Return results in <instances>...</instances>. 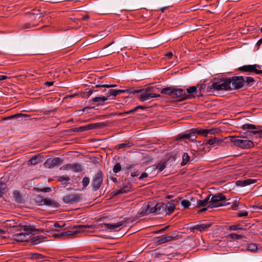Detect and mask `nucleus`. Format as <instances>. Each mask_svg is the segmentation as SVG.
Wrapping results in <instances>:
<instances>
[{
	"label": "nucleus",
	"mask_w": 262,
	"mask_h": 262,
	"mask_svg": "<svg viewBox=\"0 0 262 262\" xmlns=\"http://www.w3.org/2000/svg\"><path fill=\"white\" fill-rule=\"evenodd\" d=\"M231 142L233 144L238 147L243 149H248L252 148L254 146L253 142L250 140H248L245 137H235L230 136Z\"/></svg>",
	"instance_id": "f257e3e1"
},
{
	"label": "nucleus",
	"mask_w": 262,
	"mask_h": 262,
	"mask_svg": "<svg viewBox=\"0 0 262 262\" xmlns=\"http://www.w3.org/2000/svg\"><path fill=\"white\" fill-rule=\"evenodd\" d=\"M209 86L211 89L216 91L230 90V82L229 79H214L209 83Z\"/></svg>",
	"instance_id": "f03ea898"
},
{
	"label": "nucleus",
	"mask_w": 262,
	"mask_h": 262,
	"mask_svg": "<svg viewBox=\"0 0 262 262\" xmlns=\"http://www.w3.org/2000/svg\"><path fill=\"white\" fill-rule=\"evenodd\" d=\"M166 210V204L158 203L156 205L154 203H149L146 205V211L148 213H156L157 214H164Z\"/></svg>",
	"instance_id": "7ed1b4c3"
},
{
	"label": "nucleus",
	"mask_w": 262,
	"mask_h": 262,
	"mask_svg": "<svg viewBox=\"0 0 262 262\" xmlns=\"http://www.w3.org/2000/svg\"><path fill=\"white\" fill-rule=\"evenodd\" d=\"M226 200V196L222 193H217L216 194L211 195V198L210 199L211 204L208 205V207L215 208L220 206H225V204H223V201Z\"/></svg>",
	"instance_id": "20e7f679"
},
{
	"label": "nucleus",
	"mask_w": 262,
	"mask_h": 262,
	"mask_svg": "<svg viewBox=\"0 0 262 262\" xmlns=\"http://www.w3.org/2000/svg\"><path fill=\"white\" fill-rule=\"evenodd\" d=\"M228 79L230 82V89H239L244 85V80L243 76H234Z\"/></svg>",
	"instance_id": "39448f33"
},
{
	"label": "nucleus",
	"mask_w": 262,
	"mask_h": 262,
	"mask_svg": "<svg viewBox=\"0 0 262 262\" xmlns=\"http://www.w3.org/2000/svg\"><path fill=\"white\" fill-rule=\"evenodd\" d=\"M261 66L259 64H255L253 65H245L238 68V70L242 72L253 73L255 74H262V70H259L257 68H260Z\"/></svg>",
	"instance_id": "423d86ee"
},
{
	"label": "nucleus",
	"mask_w": 262,
	"mask_h": 262,
	"mask_svg": "<svg viewBox=\"0 0 262 262\" xmlns=\"http://www.w3.org/2000/svg\"><path fill=\"white\" fill-rule=\"evenodd\" d=\"M93 227V225H79L76 228L79 229V230L78 232H80L81 231H84L86 229L88 228H92ZM77 232V231H68L65 232H62L60 234H57L54 235L55 237L60 238L63 236H74Z\"/></svg>",
	"instance_id": "0eeeda50"
},
{
	"label": "nucleus",
	"mask_w": 262,
	"mask_h": 262,
	"mask_svg": "<svg viewBox=\"0 0 262 262\" xmlns=\"http://www.w3.org/2000/svg\"><path fill=\"white\" fill-rule=\"evenodd\" d=\"M103 174L101 170H99L93 178L92 186L95 189H99L103 182Z\"/></svg>",
	"instance_id": "6e6552de"
},
{
	"label": "nucleus",
	"mask_w": 262,
	"mask_h": 262,
	"mask_svg": "<svg viewBox=\"0 0 262 262\" xmlns=\"http://www.w3.org/2000/svg\"><path fill=\"white\" fill-rule=\"evenodd\" d=\"M30 238V233L20 232L14 234L13 238L17 242H25L28 241Z\"/></svg>",
	"instance_id": "1a4fd4ad"
},
{
	"label": "nucleus",
	"mask_w": 262,
	"mask_h": 262,
	"mask_svg": "<svg viewBox=\"0 0 262 262\" xmlns=\"http://www.w3.org/2000/svg\"><path fill=\"white\" fill-rule=\"evenodd\" d=\"M188 95H186L185 90L181 89H174L172 98H178L180 101L188 99Z\"/></svg>",
	"instance_id": "9d476101"
},
{
	"label": "nucleus",
	"mask_w": 262,
	"mask_h": 262,
	"mask_svg": "<svg viewBox=\"0 0 262 262\" xmlns=\"http://www.w3.org/2000/svg\"><path fill=\"white\" fill-rule=\"evenodd\" d=\"M61 164V159L59 158H54L48 159L45 163L44 166L48 168H52L56 166Z\"/></svg>",
	"instance_id": "9b49d317"
},
{
	"label": "nucleus",
	"mask_w": 262,
	"mask_h": 262,
	"mask_svg": "<svg viewBox=\"0 0 262 262\" xmlns=\"http://www.w3.org/2000/svg\"><path fill=\"white\" fill-rule=\"evenodd\" d=\"M177 235H166L162 236L155 241V244L156 246L168 243L177 239Z\"/></svg>",
	"instance_id": "f8f14e48"
},
{
	"label": "nucleus",
	"mask_w": 262,
	"mask_h": 262,
	"mask_svg": "<svg viewBox=\"0 0 262 262\" xmlns=\"http://www.w3.org/2000/svg\"><path fill=\"white\" fill-rule=\"evenodd\" d=\"M80 200V196L77 194H70L64 196L63 199V202L66 204H72L78 202Z\"/></svg>",
	"instance_id": "ddd939ff"
},
{
	"label": "nucleus",
	"mask_w": 262,
	"mask_h": 262,
	"mask_svg": "<svg viewBox=\"0 0 262 262\" xmlns=\"http://www.w3.org/2000/svg\"><path fill=\"white\" fill-rule=\"evenodd\" d=\"M131 189L132 185L129 183L127 182L126 184H123L122 186H120L119 187L117 188L115 190V194L126 193L130 191Z\"/></svg>",
	"instance_id": "4468645a"
},
{
	"label": "nucleus",
	"mask_w": 262,
	"mask_h": 262,
	"mask_svg": "<svg viewBox=\"0 0 262 262\" xmlns=\"http://www.w3.org/2000/svg\"><path fill=\"white\" fill-rule=\"evenodd\" d=\"M122 225L123 223L120 222L115 224H104L103 226L105 229L109 230L110 231H116L122 226Z\"/></svg>",
	"instance_id": "2eb2a0df"
},
{
	"label": "nucleus",
	"mask_w": 262,
	"mask_h": 262,
	"mask_svg": "<svg viewBox=\"0 0 262 262\" xmlns=\"http://www.w3.org/2000/svg\"><path fill=\"white\" fill-rule=\"evenodd\" d=\"M100 127L99 123H91L87 124L78 128L77 131L83 132L88 130H91L94 128H99Z\"/></svg>",
	"instance_id": "dca6fc26"
},
{
	"label": "nucleus",
	"mask_w": 262,
	"mask_h": 262,
	"mask_svg": "<svg viewBox=\"0 0 262 262\" xmlns=\"http://www.w3.org/2000/svg\"><path fill=\"white\" fill-rule=\"evenodd\" d=\"M257 182L256 179H247L243 181L238 180L236 182V185L241 187H245Z\"/></svg>",
	"instance_id": "f3484780"
},
{
	"label": "nucleus",
	"mask_w": 262,
	"mask_h": 262,
	"mask_svg": "<svg viewBox=\"0 0 262 262\" xmlns=\"http://www.w3.org/2000/svg\"><path fill=\"white\" fill-rule=\"evenodd\" d=\"M186 95H188V99H191L197 93V88L195 86H192L185 90Z\"/></svg>",
	"instance_id": "a211bd4d"
},
{
	"label": "nucleus",
	"mask_w": 262,
	"mask_h": 262,
	"mask_svg": "<svg viewBox=\"0 0 262 262\" xmlns=\"http://www.w3.org/2000/svg\"><path fill=\"white\" fill-rule=\"evenodd\" d=\"M41 204L47 205V206H53V207H55L59 206L58 203H57L56 202H55L51 199H48V198H46V199H42L41 200Z\"/></svg>",
	"instance_id": "6ab92c4d"
},
{
	"label": "nucleus",
	"mask_w": 262,
	"mask_h": 262,
	"mask_svg": "<svg viewBox=\"0 0 262 262\" xmlns=\"http://www.w3.org/2000/svg\"><path fill=\"white\" fill-rule=\"evenodd\" d=\"M42 15L41 14H34L33 13H29L27 15L28 19L30 21L31 23H34V21L38 19V21L41 19Z\"/></svg>",
	"instance_id": "aec40b11"
},
{
	"label": "nucleus",
	"mask_w": 262,
	"mask_h": 262,
	"mask_svg": "<svg viewBox=\"0 0 262 262\" xmlns=\"http://www.w3.org/2000/svg\"><path fill=\"white\" fill-rule=\"evenodd\" d=\"M125 92L124 90H115V89H110L106 93L107 97H110L112 96H116L117 95L121 94Z\"/></svg>",
	"instance_id": "412c9836"
},
{
	"label": "nucleus",
	"mask_w": 262,
	"mask_h": 262,
	"mask_svg": "<svg viewBox=\"0 0 262 262\" xmlns=\"http://www.w3.org/2000/svg\"><path fill=\"white\" fill-rule=\"evenodd\" d=\"M174 88L169 86L162 89L161 90V93L163 94H166L171 97H173Z\"/></svg>",
	"instance_id": "4be33fe9"
},
{
	"label": "nucleus",
	"mask_w": 262,
	"mask_h": 262,
	"mask_svg": "<svg viewBox=\"0 0 262 262\" xmlns=\"http://www.w3.org/2000/svg\"><path fill=\"white\" fill-rule=\"evenodd\" d=\"M210 226V224H203L201 225H197L194 226L192 228H191V230L193 231L194 230H198L201 232L207 229L208 227Z\"/></svg>",
	"instance_id": "5701e85b"
},
{
	"label": "nucleus",
	"mask_w": 262,
	"mask_h": 262,
	"mask_svg": "<svg viewBox=\"0 0 262 262\" xmlns=\"http://www.w3.org/2000/svg\"><path fill=\"white\" fill-rule=\"evenodd\" d=\"M213 129H194L192 128V131L194 132V134L199 135H206L208 133L212 134Z\"/></svg>",
	"instance_id": "b1692460"
},
{
	"label": "nucleus",
	"mask_w": 262,
	"mask_h": 262,
	"mask_svg": "<svg viewBox=\"0 0 262 262\" xmlns=\"http://www.w3.org/2000/svg\"><path fill=\"white\" fill-rule=\"evenodd\" d=\"M210 195L206 198L203 200H198L196 202V207L198 208H200L202 207H204L207 205V204L210 202Z\"/></svg>",
	"instance_id": "393cba45"
},
{
	"label": "nucleus",
	"mask_w": 262,
	"mask_h": 262,
	"mask_svg": "<svg viewBox=\"0 0 262 262\" xmlns=\"http://www.w3.org/2000/svg\"><path fill=\"white\" fill-rule=\"evenodd\" d=\"M166 210H165V214H170L172 212H173L174 208H175V205L174 203H168L167 204H166Z\"/></svg>",
	"instance_id": "a878e982"
},
{
	"label": "nucleus",
	"mask_w": 262,
	"mask_h": 262,
	"mask_svg": "<svg viewBox=\"0 0 262 262\" xmlns=\"http://www.w3.org/2000/svg\"><path fill=\"white\" fill-rule=\"evenodd\" d=\"M70 169H72L74 172H78L82 171V167L78 163H74L71 165H68Z\"/></svg>",
	"instance_id": "bb28decb"
},
{
	"label": "nucleus",
	"mask_w": 262,
	"mask_h": 262,
	"mask_svg": "<svg viewBox=\"0 0 262 262\" xmlns=\"http://www.w3.org/2000/svg\"><path fill=\"white\" fill-rule=\"evenodd\" d=\"M43 240V236L41 235H37L31 238V243L33 245H37L41 242Z\"/></svg>",
	"instance_id": "cd10ccee"
},
{
	"label": "nucleus",
	"mask_w": 262,
	"mask_h": 262,
	"mask_svg": "<svg viewBox=\"0 0 262 262\" xmlns=\"http://www.w3.org/2000/svg\"><path fill=\"white\" fill-rule=\"evenodd\" d=\"M207 143L213 146L219 145L222 143V141L217 138L214 137V138L210 139L207 141Z\"/></svg>",
	"instance_id": "c85d7f7f"
},
{
	"label": "nucleus",
	"mask_w": 262,
	"mask_h": 262,
	"mask_svg": "<svg viewBox=\"0 0 262 262\" xmlns=\"http://www.w3.org/2000/svg\"><path fill=\"white\" fill-rule=\"evenodd\" d=\"M107 100V97H106L103 96L99 95L98 96H96L93 98L92 100H90L91 103L94 102H104Z\"/></svg>",
	"instance_id": "c756f323"
},
{
	"label": "nucleus",
	"mask_w": 262,
	"mask_h": 262,
	"mask_svg": "<svg viewBox=\"0 0 262 262\" xmlns=\"http://www.w3.org/2000/svg\"><path fill=\"white\" fill-rule=\"evenodd\" d=\"M181 138L184 139H191V140H193L195 138L194 132L192 131V129H191L189 133H186L183 134Z\"/></svg>",
	"instance_id": "7c9ffc66"
},
{
	"label": "nucleus",
	"mask_w": 262,
	"mask_h": 262,
	"mask_svg": "<svg viewBox=\"0 0 262 262\" xmlns=\"http://www.w3.org/2000/svg\"><path fill=\"white\" fill-rule=\"evenodd\" d=\"M41 161V157L40 155H37L33 157L30 159L29 162L32 165H36V164Z\"/></svg>",
	"instance_id": "2f4dec72"
},
{
	"label": "nucleus",
	"mask_w": 262,
	"mask_h": 262,
	"mask_svg": "<svg viewBox=\"0 0 262 262\" xmlns=\"http://www.w3.org/2000/svg\"><path fill=\"white\" fill-rule=\"evenodd\" d=\"M241 128L244 130H247V129H257L258 128V127L254 124H250V123H246L243 124Z\"/></svg>",
	"instance_id": "473e14b6"
},
{
	"label": "nucleus",
	"mask_w": 262,
	"mask_h": 262,
	"mask_svg": "<svg viewBox=\"0 0 262 262\" xmlns=\"http://www.w3.org/2000/svg\"><path fill=\"white\" fill-rule=\"evenodd\" d=\"M239 199L238 198H235V200H234L232 202V205L231 206V208L234 210H237L239 208V206L240 205V203L239 202Z\"/></svg>",
	"instance_id": "72a5a7b5"
},
{
	"label": "nucleus",
	"mask_w": 262,
	"mask_h": 262,
	"mask_svg": "<svg viewBox=\"0 0 262 262\" xmlns=\"http://www.w3.org/2000/svg\"><path fill=\"white\" fill-rule=\"evenodd\" d=\"M257 249L258 247L255 243H250L247 245V250L250 252H254Z\"/></svg>",
	"instance_id": "f704fd0d"
},
{
	"label": "nucleus",
	"mask_w": 262,
	"mask_h": 262,
	"mask_svg": "<svg viewBox=\"0 0 262 262\" xmlns=\"http://www.w3.org/2000/svg\"><path fill=\"white\" fill-rule=\"evenodd\" d=\"M139 98L142 101L148 100V93L147 91H143L139 95Z\"/></svg>",
	"instance_id": "c9c22d12"
},
{
	"label": "nucleus",
	"mask_w": 262,
	"mask_h": 262,
	"mask_svg": "<svg viewBox=\"0 0 262 262\" xmlns=\"http://www.w3.org/2000/svg\"><path fill=\"white\" fill-rule=\"evenodd\" d=\"M182 162L181 163L182 166L186 165L190 160V157L187 153H184L182 156Z\"/></svg>",
	"instance_id": "e433bc0d"
},
{
	"label": "nucleus",
	"mask_w": 262,
	"mask_h": 262,
	"mask_svg": "<svg viewBox=\"0 0 262 262\" xmlns=\"http://www.w3.org/2000/svg\"><path fill=\"white\" fill-rule=\"evenodd\" d=\"M132 146L131 144L129 142L121 143L117 145L116 147L117 149H126Z\"/></svg>",
	"instance_id": "4c0bfd02"
},
{
	"label": "nucleus",
	"mask_w": 262,
	"mask_h": 262,
	"mask_svg": "<svg viewBox=\"0 0 262 262\" xmlns=\"http://www.w3.org/2000/svg\"><path fill=\"white\" fill-rule=\"evenodd\" d=\"M37 25V24L36 23H26L25 24L23 25L22 26V28L23 29H30L33 27H35Z\"/></svg>",
	"instance_id": "58836bf2"
},
{
	"label": "nucleus",
	"mask_w": 262,
	"mask_h": 262,
	"mask_svg": "<svg viewBox=\"0 0 262 262\" xmlns=\"http://www.w3.org/2000/svg\"><path fill=\"white\" fill-rule=\"evenodd\" d=\"M7 187L6 184L2 182H0V196H2L5 192V190Z\"/></svg>",
	"instance_id": "ea45409f"
},
{
	"label": "nucleus",
	"mask_w": 262,
	"mask_h": 262,
	"mask_svg": "<svg viewBox=\"0 0 262 262\" xmlns=\"http://www.w3.org/2000/svg\"><path fill=\"white\" fill-rule=\"evenodd\" d=\"M182 206L184 208H188L191 205V203L189 200H183L181 201V203Z\"/></svg>",
	"instance_id": "a19ab883"
},
{
	"label": "nucleus",
	"mask_w": 262,
	"mask_h": 262,
	"mask_svg": "<svg viewBox=\"0 0 262 262\" xmlns=\"http://www.w3.org/2000/svg\"><path fill=\"white\" fill-rule=\"evenodd\" d=\"M228 229L230 230L236 231L238 230H242V227L240 225H234L229 226Z\"/></svg>",
	"instance_id": "79ce46f5"
},
{
	"label": "nucleus",
	"mask_w": 262,
	"mask_h": 262,
	"mask_svg": "<svg viewBox=\"0 0 262 262\" xmlns=\"http://www.w3.org/2000/svg\"><path fill=\"white\" fill-rule=\"evenodd\" d=\"M165 168V164L164 163H159L156 165V169L158 170L159 172L162 171Z\"/></svg>",
	"instance_id": "37998d69"
},
{
	"label": "nucleus",
	"mask_w": 262,
	"mask_h": 262,
	"mask_svg": "<svg viewBox=\"0 0 262 262\" xmlns=\"http://www.w3.org/2000/svg\"><path fill=\"white\" fill-rule=\"evenodd\" d=\"M231 238L233 239H239L243 237V236L236 233H231L228 235Z\"/></svg>",
	"instance_id": "c03bdc74"
},
{
	"label": "nucleus",
	"mask_w": 262,
	"mask_h": 262,
	"mask_svg": "<svg viewBox=\"0 0 262 262\" xmlns=\"http://www.w3.org/2000/svg\"><path fill=\"white\" fill-rule=\"evenodd\" d=\"M65 226V224L63 223L62 225H60L58 222H55L53 224V227H50V230L52 231H56L53 227L55 228H61Z\"/></svg>",
	"instance_id": "a18cd8bd"
},
{
	"label": "nucleus",
	"mask_w": 262,
	"mask_h": 262,
	"mask_svg": "<svg viewBox=\"0 0 262 262\" xmlns=\"http://www.w3.org/2000/svg\"><path fill=\"white\" fill-rule=\"evenodd\" d=\"M89 183H90L89 178L86 177H84L82 180L83 188H85V187L89 184Z\"/></svg>",
	"instance_id": "49530a36"
},
{
	"label": "nucleus",
	"mask_w": 262,
	"mask_h": 262,
	"mask_svg": "<svg viewBox=\"0 0 262 262\" xmlns=\"http://www.w3.org/2000/svg\"><path fill=\"white\" fill-rule=\"evenodd\" d=\"M121 169V166L120 163L116 164L113 169V172L114 173H117L120 171Z\"/></svg>",
	"instance_id": "de8ad7c7"
},
{
	"label": "nucleus",
	"mask_w": 262,
	"mask_h": 262,
	"mask_svg": "<svg viewBox=\"0 0 262 262\" xmlns=\"http://www.w3.org/2000/svg\"><path fill=\"white\" fill-rule=\"evenodd\" d=\"M244 84L245 83L250 84L253 83L254 81L253 78L251 77H246L244 78Z\"/></svg>",
	"instance_id": "09e8293b"
},
{
	"label": "nucleus",
	"mask_w": 262,
	"mask_h": 262,
	"mask_svg": "<svg viewBox=\"0 0 262 262\" xmlns=\"http://www.w3.org/2000/svg\"><path fill=\"white\" fill-rule=\"evenodd\" d=\"M69 177L60 176L58 178V180L59 182L63 183L64 181H69L70 180Z\"/></svg>",
	"instance_id": "8fccbe9b"
},
{
	"label": "nucleus",
	"mask_w": 262,
	"mask_h": 262,
	"mask_svg": "<svg viewBox=\"0 0 262 262\" xmlns=\"http://www.w3.org/2000/svg\"><path fill=\"white\" fill-rule=\"evenodd\" d=\"M250 134L257 135L258 134L260 137H262V129L259 130H253L252 132H248Z\"/></svg>",
	"instance_id": "3c124183"
},
{
	"label": "nucleus",
	"mask_w": 262,
	"mask_h": 262,
	"mask_svg": "<svg viewBox=\"0 0 262 262\" xmlns=\"http://www.w3.org/2000/svg\"><path fill=\"white\" fill-rule=\"evenodd\" d=\"M37 191H41V192H50L51 190V188L50 187H45L41 189H37Z\"/></svg>",
	"instance_id": "603ef678"
},
{
	"label": "nucleus",
	"mask_w": 262,
	"mask_h": 262,
	"mask_svg": "<svg viewBox=\"0 0 262 262\" xmlns=\"http://www.w3.org/2000/svg\"><path fill=\"white\" fill-rule=\"evenodd\" d=\"M160 95L159 94H156L155 93H148V99L149 100L151 98L160 97Z\"/></svg>",
	"instance_id": "864d4df0"
},
{
	"label": "nucleus",
	"mask_w": 262,
	"mask_h": 262,
	"mask_svg": "<svg viewBox=\"0 0 262 262\" xmlns=\"http://www.w3.org/2000/svg\"><path fill=\"white\" fill-rule=\"evenodd\" d=\"M42 257V255L39 253H35L33 255L32 258L35 259H39Z\"/></svg>",
	"instance_id": "5fc2aeb1"
},
{
	"label": "nucleus",
	"mask_w": 262,
	"mask_h": 262,
	"mask_svg": "<svg viewBox=\"0 0 262 262\" xmlns=\"http://www.w3.org/2000/svg\"><path fill=\"white\" fill-rule=\"evenodd\" d=\"M248 213L247 211H244L242 212L237 213V216H238V217L247 216L248 215Z\"/></svg>",
	"instance_id": "6e6d98bb"
},
{
	"label": "nucleus",
	"mask_w": 262,
	"mask_h": 262,
	"mask_svg": "<svg viewBox=\"0 0 262 262\" xmlns=\"http://www.w3.org/2000/svg\"><path fill=\"white\" fill-rule=\"evenodd\" d=\"M116 86V85H115V84H103V85H97L96 86L97 87H104V88H112V87H115Z\"/></svg>",
	"instance_id": "4d7b16f0"
},
{
	"label": "nucleus",
	"mask_w": 262,
	"mask_h": 262,
	"mask_svg": "<svg viewBox=\"0 0 262 262\" xmlns=\"http://www.w3.org/2000/svg\"><path fill=\"white\" fill-rule=\"evenodd\" d=\"M25 115H26L22 114H17L10 116L9 117V118H19V117H21L22 116H25Z\"/></svg>",
	"instance_id": "13d9d810"
},
{
	"label": "nucleus",
	"mask_w": 262,
	"mask_h": 262,
	"mask_svg": "<svg viewBox=\"0 0 262 262\" xmlns=\"http://www.w3.org/2000/svg\"><path fill=\"white\" fill-rule=\"evenodd\" d=\"M137 111V108L135 107L132 110H130L128 111L124 112L122 114H130L131 113H133Z\"/></svg>",
	"instance_id": "bf43d9fd"
},
{
	"label": "nucleus",
	"mask_w": 262,
	"mask_h": 262,
	"mask_svg": "<svg viewBox=\"0 0 262 262\" xmlns=\"http://www.w3.org/2000/svg\"><path fill=\"white\" fill-rule=\"evenodd\" d=\"M148 174L146 172H143L141 174V175L139 178V180H143L144 179L147 178Z\"/></svg>",
	"instance_id": "052dcab7"
},
{
	"label": "nucleus",
	"mask_w": 262,
	"mask_h": 262,
	"mask_svg": "<svg viewBox=\"0 0 262 262\" xmlns=\"http://www.w3.org/2000/svg\"><path fill=\"white\" fill-rule=\"evenodd\" d=\"M139 174V171H134V172L131 173V176L133 177L138 176Z\"/></svg>",
	"instance_id": "680f3d73"
},
{
	"label": "nucleus",
	"mask_w": 262,
	"mask_h": 262,
	"mask_svg": "<svg viewBox=\"0 0 262 262\" xmlns=\"http://www.w3.org/2000/svg\"><path fill=\"white\" fill-rule=\"evenodd\" d=\"M68 165H71V164H66V165H63V166H62L61 168H60V169H64V170H66V169H70L69 167H67V166Z\"/></svg>",
	"instance_id": "e2e57ef3"
},
{
	"label": "nucleus",
	"mask_w": 262,
	"mask_h": 262,
	"mask_svg": "<svg viewBox=\"0 0 262 262\" xmlns=\"http://www.w3.org/2000/svg\"><path fill=\"white\" fill-rule=\"evenodd\" d=\"M46 86H50L53 84V82L52 81H48L45 83Z\"/></svg>",
	"instance_id": "0e129e2a"
},
{
	"label": "nucleus",
	"mask_w": 262,
	"mask_h": 262,
	"mask_svg": "<svg viewBox=\"0 0 262 262\" xmlns=\"http://www.w3.org/2000/svg\"><path fill=\"white\" fill-rule=\"evenodd\" d=\"M172 53L170 52L165 54V56L169 58H171L172 56Z\"/></svg>",
	"instance_id": "69168bd1"
},
{
	"label": "nucleus",
	"mask_w": 262,
	"mask_h": 262,
	"mask_svg": "<svg viewBox=\"0 0 262 262\" xmlns=\"http://www.w3.org/2000/svg\"><path fill=\"white\" fill-rule=\"evenodd\" d=\"M81 19H82V20H86L89 19V16L88 15H85L82 16Z\"/></svg>",
	"instance_id": "338daca9"
},
{
	"label": "nucleus",
	"mask_w": 262,
	"mask_h": 262,
	"mask_svg": "<svg viewBox=\"0 0 262 262\" xmlns=\"http://www.w3.org/2000/svg\"><path fill=\"white\" fill-rule=\"evenodd\" d=\"M7 78V77L5 75H0V81L5 80Z\"/></svg>",
	"instance_id": "774afa93"
}]
</instances>
